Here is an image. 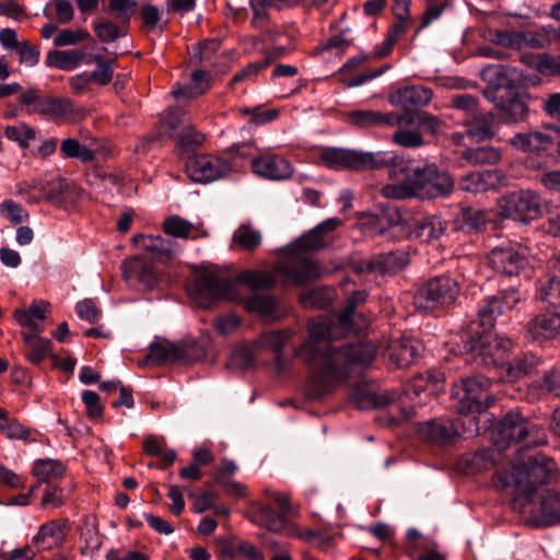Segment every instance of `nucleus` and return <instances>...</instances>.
Instances as JSON below:
<instances>
[{
	"label": "nucleus",
	"mask_w": 560,
	"mask_h": 560,
	"mask_svg": "<svg viewBox=\"0 0 560 560\" xmlns=\"http://www.w3.org/2000/svg\"><path fill=\"white\" fill-rule=\"evenodd\" d=\"M366 294L354 292L347 305L337 315H319L307 324L308 339L298 350L300 357L310 368L308 394L319 398L342 384L354 366L366 368L376 357V347L371 342L347 345L334 348L331 340L358 332L353 325L355 310L364 303Z\"/></svg>",
	"instance_id": "f257e3e1"
},
{
	"label": "nucleus",
	"mask_w": 560,
	"mask_h": 560,
	"mask_svg": "<svg viewBox=\"0 0 560 560\" xmlns=\"http://www.w3.org/2000/svg\"><path fill=\"white\" fill-rule=\"evenodd\" d=\"M559 469L552 458L536 455L518 465L494 474L493 486L502 492L513 494L512 506L518 513H525L532 499L544 486L558 479Z\"/></svg>",
	"instance_id": "f03ea898"
},
{
	"label": "nucleus",
	"mask_w": 560,
	"mask_h": 560,
	"mask_svg": "<svg viewBox=\"0 0 560 560\" xmlns=\"http://www.w3.org/2000/svg\"><path fill=\"white\" fill-rule=\"evenodd\" d=\"M275 273V271L245 270L235 279H231L218 270L207 269L196 273L188 287V292L200 307L208 308L220 300H241L238 292L241 283L253 290L275 287L277 283Z\"/></svg>",
	"instance_id": "7ed1b4c3"
},
{
	"label": "nucleus",
	"mask_w": 560,
	"mask_h": 560,
	"mask_svg": "<svg viewBox=\"0 0 560 560\" xmlns=\"http://www.w3.org/2000/svg\"><path fill=\"white\" fill-rule=\"evenodd\" d=\"M454 180L446 172H440L435 164L416 167L412 174L404 179V184H388L382 187L381 194L388 199H405L416 196L432 199L451 194Z\"/></svg>",
	"instance_id": "20e7f679"
},
{
	"label": "nucleus",
	"mask_w": 560,
	"mask_h": 560,
	"mask_svg": "<svg viewBox=\"0 0 560 560\" xmlns=\"http://www.w3.org/2000/svg\"><path fill=\"white\" fill-rule=\"evenodd\" d=\"M319 161L326 167L336 171L389 168L390 175L396 168L404 171L401 162L393 151L362 152L342 148H325L319 154Z\"/></svg>",
	"instance_id": "39448f33"
},
{
	"label": "nucleus",
	"mask_w": 560,
	"mask_h": 560,
	"mask_svg": "<svg viewBox=\"0 0 560 560\" xmlns=\"http://www.w3.org/2000/svg\"><path fill=\"white\" fill-rule=\"evenodd\" d=\"M491 439L501 450L521 442L526 446L546 443L544 430L518 411L508 412L492 430Z\"/></svg>",
	"instance_id": "423d86ee"
},
{
	"label": "nucleus",
	"mask_w": 560,
	"mask_h": 560,
	"mask_svg": "<svg viewBox=\"0 0 560 560\" xmlns=\"http://www.w3.org/2000/svg\"><path fill=\"white\" fill-rule=\"evenodd\" d=\"M491 381L483 375L460 378L452 387V398L456 401L457 412L464 416L482 413L493 402Z\"/></svg>",
	"instance_id": "0eeeda50"
},
{
	"label": "nucleus",
	"mask_w": 560,
	"mask_h": 560,
	"mask_svg": "<svg viewBox=\"0 0 560 560\" xmlns=\"http://www.w3.org/2000/svg\"><path fill=\"white\" fill-rule=\"evenodd\" d=\"M464 348L477 364L499 370L504 366L512 341L491 330L474 331L464 340Z\"/></svg>",
	"instance_id": "6e6552de"
},
{
	"label": "nucleus",
	"mask_w": 560,
	"mask_h": 560,
	"mask_svg": "<svg viewBox=\"0 0 560 560\" xmlns=\"http://www.w3.org/2000/svg\"><path fill=\"white\" fill-rule=\"evenodd\" d=\"M460 288L450 276H438L424 283L415 295V305L424 311H434L452 305Z\"/></svg>",
	"instance_id": "1a4fd4ad"
},
{
	"label": "nucleus",
	"mask_w": 560,
	"mask_h": 560,
	"mask_svg": "<svg viewBox=\"0 0 560 560\" xmlns=\"http://www.w3.org/2000/svg\"><path fill=\"white\" fill-rule=\"evenodd\" d=\"M460 425L462 429L459 430L458 424L454 422L428 421L419 427L418 432L422 439L444 445L451 443L457 435H464L465 438L479 435L483 429L480 427L479 417L477 416L467 417Z\"/></svg>",
	"instance_id": "9d476101"
},
{
	"label": "nucleus",
	"mask_w": 560,
	"mask_h": 560,
	"mask_svg": "<svg viewBox=\"0 0 560 560\" xmlns=\"http://www.w3.org/2000/svg\"><path fill=\"white\" fill-rule=\"evenodd\" d=\"M500 207L505 217L527 222L541 215L544 202L533 190H518L502 197Z\"/></svg>",
	"instance_id": "9b49d317"
},
{
	"label": "nucleus",
	"mask_w": 560,
	"mask_h": 560,
	"mask_svg": "<svg viewBox=\"0 0 560 560\" xmlns=\"http://www.w3.org/2000/svg\"><path fill=\"white\" fill-rule=\"evenodd\" d=\"M488 262L495 272L508 277L520 276L530 267L528 250L520 244L493 248Z\"/></svg>",
	"instance_id": "f8f14e48"
},
{
	"label": "nucleus",
	"mask_w": 560,
	"mask_h": 560,
	"mask_svg": "<svg viewBox=\"0 0 560 560\" xmlns=\"http://www.w3.org/2000/svg\"><path fill=\"white\" fill-rule=\"evenodd\" d=\"M121 270L127 283L142 291L155 290L166 281L165 276L156 269L154 262L141 256L125 260Z\"/></svg>",
	"instance_id": "ddd939ff"
},
{
	"label": "nucleus",
	"mask_w": 560,
	"mask_h": 560,
	"mask_svg": "<svg viewBox=\"0 0 560 560\" xmlns=\"http://www.w3.org/2000/svg\"><path fill=\"white\" fill-rule=\"evenodd\" d=\"M187 176L196 183H210L228 176L232 162L222 156L199 154L189 158L185 164Z\"/></svg>",
	"instance_id": "4468645a"
},
{
	"label": "nucleus",
	"mask_w": 560,
	"mask_h": 560,
	"mask_svg": "<svg viewBox=\"0 0 560 560\" xmlns=\"http://www.w3.org/2000/svg\"><path fill=\"white\" fill-rule=\"evenodd\" d=\"M524 514H528L527 522L535 527L560 524V490L546 488L537 503L532 499Z\"/></svg>",
	"instance_id": "2eb2a0df"
},
{
	"label": "nucleus",
	"mask_w": 560,
	"mask_h": 560,
	"mask_svg": "<svg viewBox=\"0 0 560 560\" xmlns=\"http://www.w3.org/2000/svg\"><path fill=\"white\" fill-rule=\"evenodd\" d=\"M275 272L291 280L296 285H303L322 277L319 265L307 257L296 256L281 260L275 266Z\"/></svg>",
	"instance_id": "dca6fc26"
},
{
	"label": "nucleus",
	"mask_w": 560,
	"mask_h": 560,
	"mask_svg": "<svg viewBox=\"0 0 560 560\" xmlns=\"http://www.w3.org/2000/svg\"><path fill=\"white\" fill-rule=\"evenodd\" d=\"M250 167L255 175L269 180H285L293 175L291 162L284 156L269 151L252 158Z\"/></svg>",
	"instance_id": "f3484780"
},
{
	"label": "nucleus",
	"mask_w": 560,
	"mask_h": 560,
	"mask_svg": "<svg viewBox=\"0 0 560 560\" xmlns=\"http://www.w3.org/2000/svg\"><path fill=\"white\" fill-rule=\"evenodd\" d=\"M526 336L539 343L560 337V313L544 312L530 318L526 325Z\"/></svg>",
	"instance_id": "a211bd4d"
},
{
	"label": "nucleus",
	"mask_w": 560,
	"mask_h": 560,
	"mask_svg": "<svg viewBox=\"0 0 560 560\" xmlns=\"http://www.w3.org/2000/svg\"><path fill=\"white\" fill-rule=\"evenodd\" d=\"M38 109L40 115L65 121L81 120L85 117V110L77 107L69 97L45 96L43 102L39 103Z\"/></svg>",
	"instance_id": "6ab92c4d"
},
{
	"label": "nucleus",
	"mask_w": 560,
	"mask_h": 560,
	"mask_svg": "<svg viewBox=\"0 0 560 560\" xmlns=\"http://www.w3.org/2000/svg\"><path fill=\"white\" fill-rule=\"evenodd\" d=\"M421 345L410 338H399L390 341L384 355L395 368L410 366L420 354Z\"/></svg>",
	"instance_id": "aec40b11"
},
{
	"label": "nucleus",
	"mask_w": 560,
	"mask_h": 560,
	"mask_svg": "<svg viewBox=\"0 0 560 560\" xmlns=\"http://www.w3.org/2000/svg\"><path fill=\"white\" fill-rule=\"evenodd\" d=\"M347 122L355 128L371 129L399 124V114L372 109H354L346 115Z\"/></svg>",
	"instance_id": "412c9836"
},
{
	"label": "nucleus",
	"mask_w": 560,
	"mask_h": 560,
	"mask_svg": "<svg viewBox=\"0 0 560 560\" xmlns=\"http://www.w3.org/2000/svg\"><path fill=\"white\" fill-rule=\"evenodd\" d=\"M493 93L494 95L491 97V101L495 103L499 119L508 124H515L525 118L528 107L523 101L516 96H511L503 101V94L506 93V90L500 86ZM492 92L487 94L489 98Z\"/></svg>",
	"instance_id": "4be33fe9"
},
{
	"label": "nucleus",
	"mask_w": 560,
	"mask_h": 560,
	"mask_svg": "<svg viewBox=\"0 0 560 560\" xmlns=\"http://www.w3.org/2000/svg\"><path fill=\"white\" fill-rule=\"evenodd\" d=\"M433 97L430 88L423 85H409L398 89L388 96L393 106H401L406 110L411 107L427 106Z\"/></svg>",
	"instance_id": "5701e85b"
},
{
	"label": "nucleus",
	"mask_w": 560,
	"mask_h": 560,
	"mask_svg": "<svg viewBox=\"0 0 560 560\" xmlns=\"http://www.w3.org/2000/svg\"><path fill=\"white\" fill-rule=\"evenodd\" d=\"M409 264V255L404 250L389 252L362 262L361 270L380 275L397 273Z\"/></svg>",
	"instance_id": "b1692460"
},
{
	"label": "nucleus",
	"mask_w": 560,
	"mask_h": 560,
	"mask_svg": "<svg viewBox=\"0 0 560 560\" xmlns=\"http://www.w3.org/2000/svg\"><path fill=\"white\" fill-rule=\"evenodd\" d=\"M67 520H51L40 525L33 537V544L37 550H50L59 547L66 537Z\"/></svg>",
	"instance_id": "393cba45"
},
{
	"label": "nucleus",
	"mask_w": 560,
	"mask_h": 560,
	"mask_svg": "<svg viewBox=\"0 0 560 560\" xmlns=\"http://www.w3.org/2000/svg\"><path fill=\"white\" fill-rule=\"evenodd\" d=\"M132 243L160 261H167L174 255V242L160 235L138 234L132 236Z\"/></svg>",
	"instance_id": "a878e982"
},
{
	"label": "nucleus",
	"mask_w": 560,
	"mask_h": 560,
	"mask_svg": "<svg viewBox=\"0 0 560 560\" xmlns=\"http://www.w3.org/2000/svg\"><path fill=\"white\" fill-rule=\"evenodd\" d=\"M45 63L49 68L71 71L81 63H91V56L86 59V52L84 49H54L47 52Z\"/></svg>",
	"instance_id": "bb28decb"
},
{
	"label": "nucleus",
	"mask_w": 560,
	"mask_h": 560,
	"mask_svg": "<svg viewBox=\"0 0 560 560\" xmlns=\"http://www.w3.org/2000/svg\"><path fill=\"white\" fill-rule=\"evenodd\" d=\"M499 458L500 453L498 450L485 448L463 455L458 466L465 474H477L492 468Z\"/></svg>",
	"instance_id": "cd10ccee"
},
{
	"label": "nucleus",
	"mask_w": 560,
	"mask_h": 560,
	"mask_svg": "<svg viewBox=\"0 0 560 560\" xmlns=\"http://www.w3.org/2000/svg\"><path fill=\"white\" fill-rule=\"evenodd\" d=\"M540 360L533 353H524L516 357L512 362L505 363L499 369V376L504 382H515L532 373Z\"/></svg>",
	"instance_id": "c85d7f7f"
},
{
	"label": "nucleus",
	"mask_w": 560,
	"mask_h": 560,
	"mask_svg": "<svg viewBox=\"0 0 560 560\" xmlns=\"http://www.w3.org/2000/svg\"><path fill=\"white\" fill-rule=\"evenodd\" d=\"M509 143L523 152L546 151L552 145V137L544 131L520 132L509 139Z\"/></svg>",
	"instance_id": "c756f323"
},
{
	"label": "nucleus",
	"mask_w": 560,
	"mask_h": 560,
	"mask_svg": "<svg viewBox=\"0 0 560 560\" xmlns=\"http://www.w3.org/2000/svg\"><path fill=\"white\" fill-rule=\"evenodd\" d=\"M255 521L273 533H288L291 523L285 513L275 510L272 506L262 505L258 509Z\"/></svg>",
	"instance_id": "7c9ffc66"
},
{
	"label": "nucleus",
	"mask_w": 560,
	"mask_h": 560,
	"mask_svg": "<svg viewBox=\"0 0 560 560\" xmlns=\"http://www.w3.org/2000/svg\"><path fill=\"white\" fill-rule=\"evenodd\" d=\"M291 330H270L259 335L254 341L255 349H269L276 353L279 360L285 345L292 337Z\"/></svg>",
	"instance_id": "2f4dec72"
},
{
	"label": "nucleus",
	"mask_w": 560,
	"mask_h": 560,
	"mask_svg": "<svg viewBox=\"0 0 560 560\" xmlns=\"http://www.w3.org/2000/svg\"><path fill=\"white\" fill-rule=\"evenodd\" d=\"M49 308V303L45 301L34 302L27 311L16 310L14 312L15 320L24 327L32 329L34 332H42L43 328L38 326L36 319L43 320L46 312Z\"/></svg>",
	"instance_id": "473e14b6"
},
{
	"label": "nucleus",
	"mask_w": 560,
	"mask_h": 560,
	"mask_svg": "<svg viewBox=\"0 0 560 560\" xmlns=\"http://www.w3.org/2000/svg\"><path fill=\"white\" fill-rule=\"evenodd\" d=\"M465 126L468 128V140L470 142L483 141L495 135L492 119L481 113L471 119H467Z\"/></svg>",
	"instance_id": "72a5a7b5"
},
{
	"label": "nucleus",
	"mask_w": 560,
	"mask_h": 560,
	"mask_svg": "<svg viewBox=\"0 0 560 560\" xmlns=\"http://www.w3.org/2000/svg\"><path fill=\"white\" fill-rule=\"evenodd\" d=\"M66 471L62 463L56 459H38L33 465V475L38 483H52L56 479L63 476Z\"/></svg>",
	"instance_id": "f704fd0d"
},
{
	"label": "nucleus",
	"mask_w": 560,
	"mask_h": 560,
	"mask_svg": "<svg viewBox=\"0 0 560 560\" xmlns=\"http://www.w3.org/2000/svg\"><path fill=\"white\" fill-rule=\"evenodd\" d=\"M34 334H25L26 358L33 364H39L51 352V341Z\"/></svg>",
	"instance_id": "c9c22d12"
},
{
	"label": "nucleus",
	"mask_w": 560,
	"mask_h": 560,
	"mask_svg": "<svg viewBox=\"0 0 560 560\" xmlns=\"http://www.w3.org/2000/svg\"><path fill=\"white\" fill-rule=\"evenodd\" d=\"M399 124L416 125L418 130L422 128L430 133H435L441 126V121L436 116L427 112L412 110H405L402 114H399Z\"/></svg>",
	"instance_id": "e433bc0d"
},
{
	"label": "nucleus",
	"mask_w": 560,
	"mask_h": 560,
	"mask_svg": "<svg viewBox=\"0 0 560 560\" xmlns=\"http://www.w3.org/2000/svg\"><path fill=\"white\" fill-rule=\"evenodd\" d=\"M495 173L492 171L486 172H471L463 176L458 183L462 190L468 192L486 191L490 188Z\"/></svg>",
	"instance_id": "4c0bfd02"
},
{
	"label": "nucleus",
	"mask_w": 560,
	"mask_h": 560,
	"mask_svg": "<svg viewBox=\"0 0 560 560\" xmlns=\"http://www.w3.org/2000/svg\"><path fill=\"white\" fill-rule=\"evenodd\" d=\"M210 75L203 70H196L191 73V82L184 88L173 90V95L176 98L187 97L195 98L203 94L209 88Z\"/></svg>",
	"instance_id": "58836bf2"
},
{
	"label": "nucleus",
	"mask_w": 560,
	"mask_h": 560,
	"mask_svg": "<svg viewBox=\"0 0 560 560\" xmlns=\"http://www.w3.org/2000/svg\"><path fill=\"white\" fill-rule=\"evenodd\" d=\"M462 158L472 165H492L501 160L502 154L493 147H479L466 149Z\"/></svg>",
	"instance_id": "ea45409f"
},
{
	"label": "nucleus",
	"mask_w": 560,
	"mask_h": 560,
	"mask_svg": "<svg viewBox=\"0 0 560 560\" xmlns=\"http://www.w3.org/2000/svg\"><path fill=\"white\" fill-rule=\"evenodd\" d=\"M233 244L244 250H254L261 244V233L250 224L240 225L233 233Z\"/></svg>",
	"instance_id": "a19ab883"
},
{
	"label": "nucleus",
	"mask_w": 560,
	"mask_h": 560,
	"mask_svg": "<svg viewBox=\"0 0 560 560\" xmlns=\"http://www.w3.org/2000/svg\"><path fill=\"white\" fill-rule=\"evenodd\" d=\"M182 358L180 349L174 345H163L153 342L150 346L149 353L144 359L147 363H153L156 365L164 364L166 362H175Z\"/></svg>",
	"instance_id": "79ce46f5"
},
{
	"label": "nucleus",
	"mask_w": 560,
	"mask_h": 560,
	"mask_svg": "<svg viewBox=\"0 0 560 560\" xmlns=\"http://www.w3.org/2000/svg\"><path fill=\"white\" fill-rule=\"evenodd\" d=\"M375 220L378 224V234H384L388 229L399 226L404 222L398 207L390 202L380 205V209L375 214Z\"/></svg>",
	"instance_id": "37998d69"
},
{
	"label": "nucleus",
	"mask_w": 560,
	"mask_h": 560,
	"mask_svg": "<svg viewBox=\"0 0 560 560\" xmlns=\"http://www.w3.org/2000/svg\"><path fill=\"white\" fill-rule=\"evenodd\" d=\"M398 129L393 133V142L404 148H419L424 141L416 125L395 124Z\"/></svg>",
	"instance_id": "c03bdc74"
},
{
	"label": "nucleus",
	"mask_w": 560,
	"mask_h": 560,
	"mask_svg": "<svg viewBox=\"0 0 560 560\" xmlns=\"http://www.w3.org/2000/svg\"><path fill=\"white\" fill-rule=\"evenodd\" d=\"M163 232L167 235L178 238H195L192 232L197 230V226L186 219L179 215H171L166 218L162 224Z\"/></svg>",
	"instance_id": "a18cd8bd"
},
{
	"label": "nucleus",
	"mask_w": 560,
	"mask_h": 560,
	"mask_svg": "<svg viewBox=\"0 0 560 560\" xmlns=\"http://www.w3.org/2000/svg\"><path fill=\"white\" fill-rule=\"evenodd\" d=\"M334 295V291L329 288H316L304 292L300 296V303L305 308H325L331 304Z\"/></svg>",
	"instance_id": "49530a36"
},
{
	"label": "nucleus",
	"mask_w": 560,
	"mask_h": 560,
	"mask_svg": "<svg viewBox=\"0 0 560 560\" xmlns=\"http://www.w3.org/2000/svg\"><path fill=\"white\" fill-rule=\"evenodd\" d=\"M243 304L247 312L262 317L271 316L277 308V301L270 295L254 294L246 298Z\"/></svg>",
	"instance_id": "de8ad7c7"
},
{
	"label": "nucleus",
	"mask_w": 560,
	"mask_h": 560,
	"mask_svg": "<svg viewBox=\"0 0 560 560\" xmlns=\"http://www.w3.org/2000/svg\"><path fill=\"white\" fill-rule=\"evenodd\" d=\"M444 232L443 222L436 217H427L417 221L415 233L424 242L439 238Z\"/></svg>",
	"instance_id": "09e8293b"
},
{
	"label": "nucleus",
	"mask_w": 560,
	"mask_h": 560,
	"mask_svg": "<svg viewBox=\"0 0 560 560\" xmlns=\"http://www.w3.org/2000/svg\"><path fill=\"white\" fill-rule=\"evenodd\" d=\"M501 315L503 313L492 295L482 301L477 312L479 325L483 327V330H491L497 318Z\"/></svg>",
	"instance_id": "8fccbe9b"
},
{
	"label": "nucleus",
	"mask_w": 560,
	"mask_h": 560,
	"mask_svg": "<svg viewBox=\"0 0 560 560\" xmlns=\"http://www.w3.org/2000/svg\"><path fill=\"white\" fill-rule=\"evenodd\" d=\"M492 296L500 306L501 312L504 314L512 311L518 303L524 301L527 294L525 291H522L520 287H510L499 290Z\"/></svg>",
	"instance_id": "3c124183"
},
{
	"label": "nucleus",
	"mask_w": 560,
	"mask_h": 560,
	"mask_svg": "<svg viewBox=\"0 0 560 560\" xmlns=\"http://www.w3.org/2000/svg\"><path fill=\"white\" fill-rule=\"evenodd\" d=\"M354 44V37L349 27L341 28L332 34L323 45L322 51H330L336 55H342L348 47Z\"/></svg>",
	"instance_id": "603ef678"
},
{
	"label": "nucleus",
	"mask_w": 560,
	"mask_h": 560,
	"mask_svg": "<svg viewBox=\"0 0 560 560\" xmlns=\"http://www.w3.org/2000/svg\"><path fill=\"white\" fill-rule=\"evenodd\" d=\"M60 151L66 158L78 159L83 163L92 162L95 158L91 149L73 138L65 139L60 144Z\"/></svg>",
	"instance_id": "864d4df0"
},
{
	"label": "nucleus",
	"mask_w": 560,
	"mask_h": 560,
	"mask_svg": "<svg viewBox=\"0 0 560 560\" xmlns=\"http://www.w3.org/2000/svg\"><path fill=\"white\" fill-rule=\"evenodd\" d=\"M93 31L103 43H112L126 34L116 23L105 19L94 20Z\"/></svg>",
	"instance_id": "5fc2aeb1"
},
{
	"label": "nucleus",
	"mask_w": 560,
	"mask_h": 560,
	"mask_svg": "<svg viewBox=\"0 0 560 560\" xmlns=\"http://www.w3.org/2000/svg\"><path fill=\"white\" fill-rule=\"evenodd\" d=\"M538 292L540 299L548 305L560 308V279L550 276L546 282L540 284Z\"/></svg>",
	"instance_id": "6e6d98bb"
},
{
	"label": "nucleus",
	"mask_w": 560,
	"mask_h": 560,
	"mask_svg": "<svg viewBox=\"0 0 560 560\" xmlns=\"http://www.w3.org/2000/svg\"><path fill=\"white\" fill-rule=\"evenodd\" d=\"M92 60L97 65V68L90 72L92 82L100 85H107L113 79V65L114 59L105 60L101 55H95Z\"/></svg>",
	"instance_id": "4d7b16f0"
},
{
	"label": "nucleus",
	"mask_w": 560,
	"mask_h": 560,
	"mask_svg": "<svg viewBox=\"0 0 560 560\" xmlns=\"http://www.w3.org/2000/svg\"><path fill=\"white\" fill-rule=\"evenodd\" d=\"M4 135L9 140L18 142L20 147L27 148L30 145V141L35 139L36 132L28 125L19 124L8 126Z\"/></svg>",
	"instance_id": "13d9d810"
},
{
	"label": "nucleus",
	"mask_w": 560,
	"mask_h": 560,
	"mask_svg": "<svg viewBox=\"0 0 560 560\" xmlns=\"http://www.w3.org/2000/svg\"><path fill=\"white\" fill-rule=\"evenodd\" d=\"M108 9L119 19L122 23L129 24V21L138 9L137 0H107Z\"/></svg>",
	"instance_id": "bf43d9fd"
},
{
	"label": "nucleus",
	"mask_w": 560,
	"mask_h": 560,
	"mask_svg": "<svg viewBox=\"0 0 560 560\" xmlns=\"http://www.w3.org/2000/svg\"><path fill=\"white\" fill-rule=\"evenodd\" d=\"M66 503L63 489L57 485L48 483L43 493L40 505L43 509H58Z\"/></svg>",
	"instance_id": "052dcab7"
},
{
	"label": "nucleus",
	"mask_w": 560,
	"mask_h": 560,
	"mask_svg": "<svg viewBox=\"0 0 560 560\" xmlns=\"http://www.w3.org/2000/svg\"><path fill=\"white\" fill-rule=\"evenodd\" d=\"M90 37V33L86 30H62L54 38V45L56 47L72 46L77 45Z\"/></svg>",
	"instance_id": "680f3d73"
},
{
	"label": "nucleus",
	"mask_w": 560,
	"mask_h": 560,
	"mask_svg": "<svg viewBox=\"0 0 560 560\" xmlns=\"http://www.w3.org/2000/svg\"><path fill=\"white\" fill-rule=\"evenodd\" d=\"M0 432L9 440L27 441L31 435V430L13 418L7 422H0Z\"/></svg>",
	"instance_id": "e2e57ef3"
},
{
	"label": "nucleus",
	"mask_w": 560,
	"mask_h": 560,
	"mask_svg": "<svg viewBox=\"0 0 560 560\" xmlns=\"http://www.w3.org/2000/svg\"><path fill=\"white\" fill-rule=\"evenodd\" d=\"M0 213L14 224L22 223L28 219V212L13 200H4L0 206Z\"/></svg>",
	"instance_id": "0e129e2a"
},
{
	"label": "nucleus",
	"mask_w": 560,
	"mask_h": 560,
	"mask_svg": "<svg viewBox=\"0 0 560 560\" xmlns=\"http://www.w3.org/2000/svg\"><path fill=\"white\" fill-rule=\"evenodd\" d=\"M272 62V58H265L259 61H254L237 71L231 81V84H236L245 80L256 77L261 70L266 69Z\"/></svg>",
	"instance_id": "69168bd1"
},
{
	"label": "nucleus",
	"mask_w": 560,
	"mask_h": 560,
	"mask_svg": "<svg viewBox=\"0 0 560 560\" xmlns=\"http://www.w3.org/2000/svg\"><path fill=\"white\" fill-rule=\"evenodd\" d=\"M326 246L325 236L316 229H312L301 236L296 242V247L302 250H316Z\"/></svg>",
	"instance_id": "338daca9"
},
{
	"label": "nucleus",
	"mask_w": 560,
	"mask_h": 560,
	"mask_svg": "<svg viewBox=\"0 0 560 560\" xmlns=\"http://www.w3.org/2000/svg\"><path fill=\"white\" fill-rule=\"evenodd\" d=\"M452 106L466 113L468 119L479 115L478 98L469 94L454 95Z\"/></svg>",
	"instance_id": "774afa93"
}]
</instances>
